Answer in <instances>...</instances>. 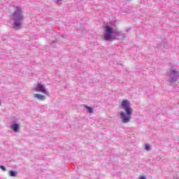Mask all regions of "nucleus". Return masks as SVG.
<instances>
[{
    "instance_id": "nucleus-1",
    "label": "nucleus",
    "mask_w": 179,
    "mask_h": 179,
    "mask_svg": "<svg viewBox=\"0 0 179 179\" xmlns=\"http://www.w3.org/2000/svg\"><path fill=\"white\" fill-rule=\"evenodd\" d=\"M130 102L128 99H124L122 101L121 106L124 110H125L126 113L121 112L120 117L122 118V122L123 124H127V122H129L131 121V115H132V108L129 106Z\"/></svg>"
},
{
    "instance_id": "nucleus-2",
    "label": "nucleus",
    "mask_w": 179,
    "mask_h": 179,
    "mask_svg": "<svg viewBox=\"0 0 179 179\" xmlns=\"http://www.w3.org/2000/svg\"><path fill=\"white\" fill-rule=\"evenodd\" d=\"M12 19L14 21V25L16 27L22 24V21L23 20V13L19 7H15V12L13 13Z\"/></svg>"
},
{
    "instance_id": "nucleus-3",
    "label": "nucleus",
    "mask_w": 179,
    "mask_h": 179,
    "mask_svg": "<svg viewBox=\"0 0 179 179\" xmlns=\"http://www.w3.org/2000/svg\"><path fill=\"white\" fill-rule=\"evenodd\" d=\"M103 33L105 34V36H104L105 40L106 41L111 40L114 34V29H113V27H110L109 25H106Z\"/></svg>"
},
{
    "instance_id": "nucleus-4",
    "label": "nucleus",
    "mask_w": 179,
    "mask_h": 179,
    "mask_svg": "<svg viewBox=\"0 0 179 179\" xmlns=\"http://www.w3.org/2000/svg\"><path fill=\"white\" fill-rule=\"evenodd\" d=\"M171 83H177L178 82L179 75L178 72L176 70H173L171 73Z\"/></svg>"
},
{
    "instance_id": "nucleus-5",
    "label": "nucleus",
    "mask_w": 179,
    "mask_h": 179,
    "mask_svg": "<svg viewBox=\"0 0 179 179\" xmlns=\"http://www.w3.org/2000/svg\"><path fill=\"white\" fill-rule=\"evenodd\" d=\"M36 92H40L41 93H43L44 94H48V90L45 88V85L38 83V87L35 88Z\"/></svg>"
},
{
    "instance_id": "nucleus-6",
    "label": "nucleus",
    "mask_w": 179,
    "mask_h": 179,
    "mask_svg": "<svg viewBox=\"0 0 179 179\" xmlns=\"http://www.w3.org/2000/svg\"><path fill=\"white\" fill-rule=\"evenodd\" d=\"M35 98L38 99V100H41V101H44V100L47 99L45 95L41 94H35Z\"/></svg>"
},
{
    "instance_id": "nucleus-7",
    "label": "nucleus",
    "mask_w": 179,
    "mask_h": 179,
    "mask_svg": "<svg viewBox=\"0 0 179 179\" xmlns=\"http://www.w3.org/2000/svg\"><path fill=\"white\" fill-rule=\"evenodd\" d=\"M11 129H13V131L14 132H17V131H19V129H20V124H14L11 126Z\"/></svg>"
},
{
    "instance_id": "nucleus-8",
    "label": "nucleus",
    "mask_w": 179,
    "mask_h": 179,
    "mask_svg": "<svg viewBox=\"0 0 179 179\" xmlns=\"http://www.w3.org/2000/svg\"><path fill=\"white\" fill-rule=\"evenodd\" d=\"M85 108H86V110H87L88 113H90V114H93V108L90 107L87 105H85Z\"/></svg>"
},
{
    "instance_id": "nucleus-9",
    "label": "nucleus",
    "mask_w": 179,
    "mask_h": 179,
    "mask_svg": "<svg viewBox=\"0 0 179 179\" xmlns=\"http://www.w3.org/2000/svg\"><path fill=\"white\" fill-rule=\"evenodd\" d=\"M9 176H10V177H16V173L13 171H10Z\"/></svg>"
},
{
    "instance_id": "nucleus-10",
    "label": "nucleus",
    "mask_w": 179,
    "mask_h": 179,
    "mask_svg": "<svg viewBox=\"0 0 179 179\" xmlns=\"http://www.w3.org/2000/svg\"><path fill=\"white\" fill-rule=\"evenodd\" d=\"M150 145L149 144H146L145 145V150H147L148 152H149V150H150Z\"/></svg>"
},
{
    "instance_id": "nucleus-11",
    "label": "nucleus",
    "mask_w": 179,
    "mask_h": 179,
    "mask_svg": "<svg viewBox=\"0 0 179 179\" xmlns=\"http://www.w3.org/2000/svg\"><path fill=\"white\" fill-rule=\"evenodd\" d=\"M0 169H1V170L3 171H6V167L3 166H0Z\"/></svg>"
},
{
    "instance_id": "nucleus-12",
    "label": "nucleus",
    "mask_w": 179,
    "mask_h": 179,
    "mask_svg": "<svg viewBox=\"0 0 179 179\" xmlns=\"http://www.w3.org/2000/svg\"><path fill=\"white\" fill-rule=\"evenodd\" d=\"M140 179H146V178L145 176H141Z\"/></svg>"
},
{
    "instance_id": "nucleus-13",
    "label": "nucleus",
    "mask_w": 179,
    "mask_h": 179,
    "mask_svg": "<svg viewBox=\"0 0 179 179\" xmlns=\"http://www.w3.org/2000/svg\"><path fill=\"white\" fill-rule=\"evenodd\" d=\"M1 101H0V106H1Z\"/></svg>"
},
{
    "instance_id": "nucleus-14",
    "label": "nucleus",
    "mask_w": 179,
    "mask_h": 179,
    "mask_svg": "<svg viewBox=\"0 0 179 179\" xmlns=\"http://www.w3.org/2000/svg\"><path fill=\"white\" fill-rule=\"evenodd\" d=\"M57 1H61V0H57Z\"/></svg>"
}]
</instances>
